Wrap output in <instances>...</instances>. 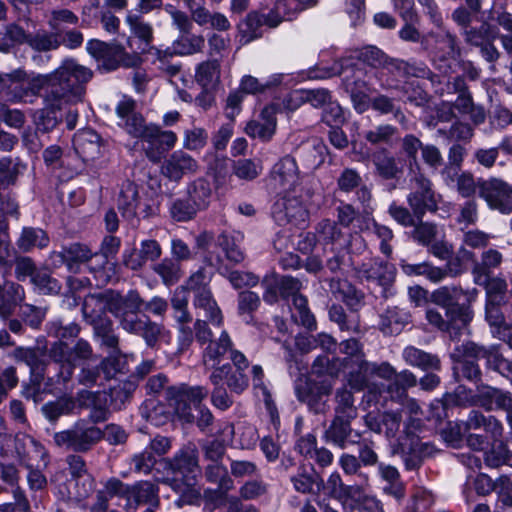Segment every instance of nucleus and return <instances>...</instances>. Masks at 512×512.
Instances as JSON below:
<instances>
[{
	"label": "nucleus",
	"mask_w": 512,
	"mask_h": 512,
	"mask_svg": "<svg viewBox=\"0 0 512 512\" xmlns=\"http://www.w3.org/2000/svg\"><path fill=\"white\" fill-rule=\"evenodd\" d=\"M46 87L44 101L52 110H60L65 105L82 102L86 84L92 79L93 71L74 58H65L52 72L42 74Z\"/></svg>",
	"instance_id": "1"
},
{
	"label": "nucleus",
	"mask_w": 512,
	"mask_h": 512,
	"mask_svg": "<svg viewBox=\"0 0 512 512\" xmlns=\"http://www.w3.org/2000/svg\"><path fill=\"white\" fill-rule=\"evenodd\" d=\"M208 395V390L202 386L180 388L171 387L167 390L170 406L184 421L192 422L195 419L192 408L198 412L197 423L200 428H205L212 423L213 416L210 410L201 405Z\"/></svg>",
	"instance_id": "2"
},
{
	"label": "nucleus",
	"mask_w": 512,
	"mask_h": 512,
	"mask_svg": "<svg viewBox=\"0 0 512 512\" xmlns=\"http://www.w3.org/2000/svg\"><path fill=\"white\" fill-rule=\"evenodd\" d=\"M474 297L473 291H465L458 286H441L431 294L432 302L446 309L449 321L454 323L457 329L466 327L472 320L470 303Z\"/></svg>",
	"instance_id": "3"
},
{
	"label": "nucleus",
	"mask_w": 512,
	"mask_h": 512,
	"mask_svg": "<svg viewBox=\"0 0 512 512\" xmlns=\"http://www.w3.org/2000/svg\"><path fill=\"white\" fill-rule=\"evenodd\" d=\"M42 74H29L23 68L10 73H0V93L12 103L32 102L44 88Z\"/></svg>",
	"instance_id": "4"
},
{
	"label": "nucleus",
	"mask_w": 512,
	"mask_h": 512,
	"mask_svg": "<svg viewBox=\"0 0 512 512\" xmlns=\"http://www.w3.org/2000/svg\"><path fill=\"white\" fill-rule=\"evenodd\" d=\"M49 356L60 366L57 374L58 382L66 383L71 380L77 362L91 359L93 350L91 345L83 339H79L72 348L58 341L51 346Z\"/></svg>",
	"instance_id": "5"
},
{
	"label": "nucleus",
	"mask_w": 512,
	"mask_h": 512,
	"mask_svg": "<svg viewBox=\"0 0 512 512\" xmlns=\"http://www.w3.org/2000/svg\"><path fill=\"white\" fill-rule=\"evenodd\" d=\"M87 52L98 62L99 69L110 72L120 66L133 67L138 64L137 54H129L125 48L115 43L91 39L86 44Z\"/></svg>",
	"instance_id": "6"
},
{
	"label": "nucleus",
	"mask_w": 512,
	"mask_h": 512,
	"mask_svg": "<svg viewBox=\"0 0 512 512\" xmlns=\"http://www.w3.org/2000/svg\"><path fill=\"white\" fill-rule=\"evenodd\" d=\"M269 186L278 193H296L300 185V171L296 160L286 155L271 168Z\"/></svg>",
	"instance_id": "7"
},
{
	"label": "nucleus",
	"mask_w": 512,
	"mask_h": 512,
	"mask_svg": "<svg viewBox=\"0 0 512 512\" xmlns=\"http://www.w3.org/2000/svg\"><path fill=\"white\" fill-rule=\"evenodd\" d=\"M411 183L412 191L407 196V202L415 217L421 220L427 211L437 210L438 202L431 181L423 174L415 175Z\"/></svg>",
	"instance_id": "8"
},
{
	"label": "nucleus",
	"mask_w": 512,
	"mask_h": 512,
	"mask_svg": "<svg viewBox=\"0 0 512 512\" xmlns=\"http://www.w3.org/2000/svg\"><path fill=\"white\" fill-rule=\"evenodd\" d=\"M283 196L276 201L273 207V217L280 225L292 223L302 225L308 217L306 204L299 200L296 193H282Z\"/></svg>",
	"instance_id": "9"
},
{
	"label": "nucleus",
	"mask_w": 512,
	"mask_h": 512,
	"mask_svg": "<svg viewBox=\"0 0 512 512\" xmlns=\"http://www.w3.org/2000/svg\"><path fill=\"white\" fill-rule=\"evenodd\" d=\"M479 195L491 209L501 213L512 212V190L510 186L499 179L482 181L479 184Z\"/></svg>",
	"instance_id": "10"
},
{
	"label": "nucleus",
	"mask_w": 512,
	"mask_h": 512,
	"mask_svg": "<svg viewBox=\"0 0 512 512\" xmlns=\"http://www.w3.org/2000/svg\"><path fill=\"white\" fill-rule=\"evenodd\" d=\"M278 108L271 104L263 108L259 119L249 121L245 126V132L252 138L269 141L276 131V114Z\"/></svg>",
	"instance_id": "11"
},
{
	"label": "nucleus",
	"mask_w": 512,
	"mask_h": 512,
	"mask_svg": "<svg viewBox=\"0 0 512 512\" xmlns=\"http://www.w3.org/2000/svg\"><path fill=\"white\" fill-rule=\"evenodd\" d=\"M197 161L182 150L173 152L164 162L162 173L170 180L179 181L183 176L198 171Z\"/></svg>",
	"instance_id": "12"
},
{
	"label": "nucleus",
	"mask_w": 512,
	"mask_h": 512,
	"mask_svg": "<svg viewBox=\"0 0 512 512\" xmlns=\"http://www.w3.org/2000/svg\"><path fill=\"white\" fill-rule=\"evenodd\" d=\"M147 133L146 154L153 161H157L160 154L169 151L176 145L177 135L173 131L162 130L159 126L150 124Z\"/></svg>",
	"instance_id": "13"
},
{
	"label": "nucleus",
	"mask_w": 512,
	"mask_h": 512,
	"mask_svg": "<svg viewBox=\"0 0 512 512\" xmlns=\"http://www.w3.org/2000/svg\"><path fill=\"white\" fill-rule=\"evenodd\" d=\"M211 384L222 383L236 394H241L249 386V379L246 373L233 369L232 365L226 363L213 370L209 376Z\"/></svg>",
	"instance_id": "14"
},
{
	"label": "nucleus",
	"mask_w": 512,
	"mask_h": 512,
	"mask_svg": "<svg viewBox=\"0 0 512 512\" xmlns=\"http://www.w3.org/2000/svg\"><path fill=\"white\" fill-rule=\"evenodd\" d=\"M351 420V418L335 416L324 433L326 442L332 443L341 449L346 448L348 444L357 443L360 435L353 432L350 424Z\"/></svg>",
	"instance_id": "15"
},
{
	"label": "nucleus",
	"mask_w": 512,
	"mask_h": 512,
	"mask_svg": "<svg viewBox=\"0 0 512 512\" xmlns=\"http://www.w3.org/2000/svg\"><path fill=\"white\" fill-rule=\"evenodd\" d=\"M98 258V253L93 254L86 245L74 243L62 251L51 254L52 263L55 267L66 264L70 271H76L78 264Z\"/></svg>",
	"instance_id": "16"
},
{
	"label": "nucleus",
	"mask_w": 512,
	"mask_h": 512,
	"mask_svg": "<svg viewBox=\"0 0 512 512\" xmlns=\"http://www.w3.org/2000/svg\"><path fill=\"white\" fill-rule=\"evenodd\" d=\"M358 58L362 62L374 68L391 66L395 70L402 72L404 75H419L412 71V67L407 62L398 59L389 60L385 54L375 46H367L361 49Z\"/></svg>",
	"instance_id": "17"
},
{
	"label": "nucleus",
	"mask_w": 512,
	"mask_h": 512,
	"mask_svg": "<svg viewBox=\"0 0 512 512\" xmlns=\"http://www.w3.org/2000/svg\"><path fill=\"white\" fill-rule=\"evenodd\" d=\"M123 329L128 332L139 334L143 337L148 346H154L162 333V327L148 320H142L133 313L127 314L121 319Z\"/></svg>",
	"instance_id": "18"
},
{
	"label": "nucleus",
	"mask_w": 512,
	"mask_h": 512,
	"mask_svg": "<svg viewBox=\"0 0 512 512\" xmlns=\"http://www.w3.org/2000/svg\"><path fill=\"white\" fill-rule=\"evenodd\" d=\"M75 152L83 160L90 162L101 154L100 136L93 130H81L73 138Z\"/></svg>",
	"instance_id": "19"
},
{
	"label": "nucleus",
	"mask_w": 512,
	"mask_h": 512,
	"mask_svg": "<svg viewBox=\"0 0 512 512\" xmlns=\"http://www.w3.org/2000/svg\"><path fill=\"white\" fill-rule=\"evenodd\" d=\"M112 291H106L98 294H90L85 297L82 312L87 321L101 317L105 311L115 313V301Z\"/></svg>",
	"instance_id": "20"
},
{
	"label": "nucleus",
	"mask_w": 512,
	"mask_h": 512,
	"mask_svg": "<svg viewBox=\"0 0 512 512\" xmlns=\"http://www.w3.org/2000/svg\"><path fill=\"white\" fill-rule=\"evenodd\" d=\"M231 350H233V342L228 333L223 330L219 338L215 341H210L203 351V365L206 369L215 370L217 367H220L225 354H231Z\"/></svg>",
	"instance_id": "21"
},
{
	"label": "nucleus",
	"mask_w": 512,
	"mask_h": 512,
	"mask_svg": "<svg viewBox=\"0 0 512 512\" xmlns=\"http://www.w3.org/2000/svg\"><path fill=\"white\" fill-rule=\"evenodd\" d=\"M15 450L20 463L27 469L31 468L33 459L45 460L47 453L45 448L36 439L27 434H18L15 438Z\"/></svg>",
	"instance_id": "22"
},
{
	"label": "nucleus",
	"mask_w": 512,
	"mask_h": 512,
	"mask_svg": "<svg viewBox=\"0 0 512 512\" xmlns=\"http://www.w3.org/2000/svg\"><path fill=\"white\" fill-rule=\"evenodd\" d=\"M466 351L471 355L475 356V358H485L487 361V365L499 372L504 377L511 380L512 378V361L505 358L498 351L492 349L487 350L483 347H479L474 343H469L466 346Z\"/></svg>",
	"instance_id": "23"
},
{
	"label": "nucleus",
	"mask_w": 512,
	"mask_h": 512,
	"mask_svg": "<svg viewBox=\"0 0 512 512\" xmlns=\"http://www.w3.org/2000/svg\"><path fill=\"white\" fill-rule=\"evenodd\" d=\"M362 373H370L386 380H394L396 370L387 362L377 365L375 363L361 361L359 373L350 375L349 384L352 388L362 390L369 387L365 377L361 375Z\"/></svg>",
	"instance_id": "24"
},
{
	"label": "nucleus",
	"mask_w": 512,
	"mask_h": 512,
	"mask_svg": "<svg viewBox=\"0 0 512 512\" xmlns=\"http://www.w3.org/2000/svg\"><path fill=\"white\" fill-rule=\"evenodd\" d=\"M72 431L75 451H87L103 437L102 431L98 427L84 419L77 421L73 425Z\"/></svg>",
	"instance_id": "25"
},
{
	"label": "nucleus",
	"mask_w": 512,
	"mask_h": 512,
	"mask_svg": "<svg viewBox=\"0 0 512 512\" xmlns=\"http://www.w3.org/2000/svg\"><path fill=\"white\" fill-rule=\"evenodd\" d=\"M193 305L198 317H204L213 325L222 323L221 310L213 297L211 290H200L194 295Z\"/></svg>",
	"instance_id": "26"
},
{
	"label": "nucleus",
	"mask_w": 512,
	"mask_h": 512,
	"mask_svg": "<svg viewBox=\"0 0 512 512\" xmlns=\"http://www.w3.org/2000/svg\"><path fill=\"white\" fill-rule=\"evenodd\" d=\"M167 465L174 472H178L185 477H195L199 472L198 455L195 448L187 446L181 449L172 459L166 460Z\"/></svg>",
	"instance_id": "27"
},
{
	"label": "nucleus",
	"mask_w": 512,
	"mask_h": 512,
	"mask_svg": "<svg viewBox=\"0 0 512 512\" xmlns=\"http://www.w3.org/2000/svg\"><path fill=\"white\" fill-rule=\"evenodd\" d=\"M358 273L361 278L376 281L382 286H387L394 280L395 268L391 264L374 260L371 263H363Z\"/></svg>",
	"instance_id": "28"
},
{
	"label": "nucleus",
	"mask_w": 512,
	"mask_h": 512,
	"mask_svg": "<svg viewBox=\"0 0 512 512\" xmlns=\"http://www.w3.org/2000/svg\"><path fill=\"white\" fill-rule=\"evenodd\" d=\"M466 425L469 429H483L493 441H499L502 439L504 427L502 422L495 416H485L479 411H471Z\"/></svg>",
	"instance_id": "29"
},
{
	"label": "nucleus",
	"mask_w": 512,
	"mask_h": 512,
	"mask_svg": "<svg viewBox=\"0 0 512 512\" xmlns=\"http://www.w3.org/2000/svg\"><path fill=\"white\" fill-rule=\"evenodd\" d=\"M221 66L217 59H208L195 67L194 80L202 89H215L220 83Z\"/></svg>",
	"instance_id": "30"
},
{
	"label": "nucleus",
	"mask_w": 512,
	"mask_h": 512,
	"mask_svg": "<svg viewBox=\"0 0 512 512\" xmlns=\"http://www.w3.org/2000/svg\"><path fill=\"white\" fill-rule=\"evenodd\" d=\"M139 203L138 186L130 181L124 182L117 199L118 209L121 211L122 216L127 219H133L137 214Z\"/></svg>",
	"instance_id": "31"
},
{
	"label": "nucleus",
	"mask_w": 512,
	"mask_h": 512,
	"mask_svg": "<svg viewBox=\"0 0 512 512\" xmlns=\"http://www.w3.org/2000/svg\"><path fill=\"white\" fill-rule=\"evenodd\" d=\"M404 361L421 370H440L441 362L438 356L427 353L414 346H407L402 352Z\"/></svg>",
	"instance_id": "32"
},
{
	"label": "nucleus",
	"mask_w": 512,
	"mask_h": 512,
	"mask_svg": "<svg viewBox=\"0 0 512 512\" xmlns=\"http://www.w3.org/2000/svg\"><path fill=\"white\" fill-rule=\"evenodd\" d=\"M372 161L376 173L383 179H395L402 173V168L397 163L395 157L387 150H380L372 155Z\"/></svg>",
	"instance_id": "33"
},
{
	"label": "nucleus",
	"mask_w": 512,
	"mask_h": 512,
	"mask_svg": "<svg viewBox=\"0 0 512 512\" xmlns=\"http://www.w3.org/2000/svg\"><path fill=\"white\" fill-rule=\"evenodd\" d=\"M126 499L129 507L134 504L133 508L143 503L154 504L157 502V489L154 484L148 481L138 482L127 487Z\"/></svg>",
	"instance_id": "34"
},
{
	"label": "nucleus",
	"mask_w": 512,
	"mask_h": 512,
	"mask_svg": "<svg viewBox=\"0 0 512 512\" xmlns=\"http://www.w3.org/2000/svg\"><path fill=\"white\" fill-rule=\"evenodd\" d=\"M187 198L198 210L206 209L212 198L210 183L203 178L196 179L187 188Z\"/></svg>",
	"instance_id": "35"
},
{
	"label": "nucleus",
	"mask_w": 512,
	"mask_h": 512,
	"mask_svg": "<svg viewBox=\"0 0 512 512\" xmlns=\"http://www.w3.org/2000/svg\"><path fill=\"white\" fill-rule=\"evenodd\" d=\"M295 391L297 398L300 401L311 406L315 395L322 397L328 396L331 393L332 384L327 381H323L315 385V387H311L306 379L299 378L296 382Z\"/></svg>",
	"instance_id": "36"
},
{
	"label": "nucleus",
	"mask_w": 512,
	"mask_h": 512,
	"mask_svg": "<svg viewBox=\"0 0 512 512\" xmlns=\"http://www.w3.org/2000/svg\"><path fill=\"white\" fill-rule=\"evenodd\" d=\"M241 239L242 236L239 233L237 235L222 233L217 238L218 246L225 253L226 259L233 264H239L245 258V254L239 245Z\"/></svg>",
	"instance_id": "37"
},
{
	"label": "nucleus",
	"mask_w": 512,
	"mask_h": 512,
	"mask_svg": "<svg viewBox=\"0 0 512 512\" xmlns=\"http://www.w3.org/2000/svg\"><path fill=\"white\" fill-rule=\"evenodd\" d=\"M49 244V237L46 232L40 228H24L17 241L19 249L24 252L31 251L34 248H45Z\"/></svg>",
	"instance_id": "38"
},
{
	"label": "nucleus",
	"mask_w": 512,
	"mask_h": 512,
	"mask_svg": "<svg viewBox=\"0 0 512 512\" xmlns=\"http://www.w3.org/2000/svg\"><path fill=\"white\" fill-rule=\"evenodd\" d=\"M407 323L406 313L396 308L389 309L380 316L379 329L385 335L399 334Z\"/></svg>",
	"instance_id": "39"
},
{
	"label": "nucleus",
	"mask_w": 512,
	"mask_h": 512,
	"mask_svg": "<svg viewBox=\"0 0 512 512\" xmlns=\"http://www.w3.org/2000/svg\"><path fill=\"white\" fill-rule=\"evenodd\" d=\"M60 34L55 31L39 30L29 35L28 45L38 52H48L60 47Z\"/></svg>",
	"instance_id": "40"
},
{
	"label": "nucleus",
	"mask_w": 512,
	"mask_h": 512,
	"mask_svg": "<svg viewBox=\"0 0 512 512\" xmlns=\"http://www.w3.org/2000/svg\"><path fill=\"white\" fill-rule=\"evenodd\" d=\"M505 391L489 385H478L475 395L476 404L484 408L486 411L497 410L500 399H502Z\"/></svg>",
	"instance_id": "41"
},
{
	"label": "nucleus",
	"mask_w": 512,
	"mask_h": 512,
	"mask_svg": "<svg viewBox=\"0 0 512 512\" xmlns=\"http://www.w3.org/2000/svg\"><path fill=\"white\" fill-rule=\"evenodd\" d=\"M74 408L75 402L71 397H60L44 404L41 410L48 421L55 423L61 416L71 414Z\"/></svg>",
	"instance_id": "42"
},
{
	"label": "nucleus",
	"mask_w": 512,
	"mask_h": 512,
	"mask_svg": "<svg viewBox=\"0 0 512 512\" xmlns=\"http://www.w3.org/2000/svg\"><path fill=\"white\" fill-rule=\"evenodd\" d=\"M79 22V17L70 9L58 8L53 9L49 15L47 24L52 31L61 33L68 26H76Z\"/></svg>",
	"instance_id": "43"
},
{
	"label": "nucleus",
	"mask_w": 512,
	"mask_h": 512,
	"mask_svg": "<svg viewBox=\"0 0 512 512\" xmlns=\"http://www.w3.org/2000/svg\"><path fill=\"white\" fill-rule=\"evenodd\" d=\"M453 108L460 114L469 115L474 124H481L485 120V112L482 107L474 105L469 94L462 92L453 103Z\"/></svg>",
	"instance_id": "44"
},
{
	"label": "nucleus",
	"mask_w": 512,
	"mask_h": 512,
	"mask_svg": "<svg viewBox=\"0 0 512 512\" xmlns=\"http://www.w3.org/2000/svg\"><path fill=\"white\" fill-rule=\"evenodd\" d=\"M329 318L335 322L341 330L359 332L360 320L359 316L354 312L346 314L343 307L340 305H333L329 309Z\"/></svg>",
	"instance_id": "45"
},
{
	"label": "nucleus",
	"mask_w": 512,
	"mask_h": 512,
	"mask_svg": "<svg viewBox=\"0 0 512 512\" xmlns=\"http://www.w3.org/2000/svg\"><path fill=\"white\" fill-rule=\"evenodd\" d=\"M417 382L416 375L409 370H403L399 373L396 372L394 380L388 386L387 391L391 398H402L406 395V391L409 388L417 385Z\"/></svg>",
	"instance_id": "46"
},
{
	"label": "nucleus",
	"mask_w": 512,
	"mask_h": 512,
	"mask_svg": "<svg viewBox=\"0 0 512 512\" xmlns=\"http://www.w3.org/2000/svg\"><path fill=\"white\" fill-rule=\"evenodd\" d=\"M205 476L209 482L216 484L223 492L233 488V481L222 463L208 464L205 469Z\"/></svg>",
	"instance_id": "47"
},
{
	"label": "nucleus",
	"mask_w": 512,
	"mask_h": 512,
	"mask_svg": "<svg viewBox=\"0 0 512 512\" xmlns=\"http://www.w3.org/2000/svg\"><path fill=\"white\" fill-rule=\"evenodd\" d=\"M204 47V37L195 34L182 35L173 44L175 52L179 55H193L202 52Z\"/></svg>",
	"instance_id": "48"
},
{
	"label": "nucleus",
	"mask_w": 512,
	"mask_h": 512,
	"mask_svg": "<svg viewBox=\"0 0 512 512\" xmlns=\"http://www.w3.org/2000/svg\"><path fill=\"white\" fill-rule=\"evenodd\" d=\"M399 414L407 418L405 422V432L407 435L412 434L420 427V418L422 414L421 408L417 401L413 398H406L402 404V408L397 411Z\"/></svg>",
	"instance_id": "49"
},
{
	"label": "nucleus",
	"mask_w": 512,
	"mask_h": 512,
	"mask_svg": "<svg viewBox=\"0 0 512 512\" xmlns=\"http://www.w3.org/2000/svg\"><path fill=\"white\" fill-rule=\"evenodd\" d=\"M292 305L294 308L292 317L295 321H299L303 326L310 330L315 329L316 320L308 308L307 299L303 295L297 294L292 297Z\"/></svg>",
	"instance_id": "50"
},
{
	"label": "nucleus",
	"mask_w": 512,
	"mask_h": 512,
	"mask_svg": "<svg viewBox=\"0 0 512 512\" xmlns=\"http://www.w3.org/2000/svg\"><path fill=\"white\" fill-rule=\"evenodd\" d=\"M125 22L129 26L130 31L134 36L146 44H149L152 41V26L145 22L141 16L134 14L132 11H129L126 15Z\"/></svg>",
	"instance_id": "51"
},
{
	"label": "nucleus",
	"mask_w": 512,
	"mask_h": 512,
	"mask_svg": "<svg viewBox=\"0 0 512 512\" xmlns=\"http://www.w3.org/2000/svg\"><path fill=\"white\" fill-rule=\"evenodd\" d=\"M260 306L259 296L252 291H243L238 295V314L246 323H250L253 319V313Z\"/></svg>",
	"instance_id": "52"
},
{
	"label": "nucleus",
	"mask_w": 512,
	"mask_h": 512,
	"mask_svg": "<svg viewBox=\"0 0 512 512\" xmlns=\"http://www.w3.org/2000/svg\"><path fill=\"white\" fill-rule=\"evenodd\" d=\"M335 398L337 403L335 407V416L354 419L356 417L357 410L354 406L351 391L346 388L338 389Z\"/></svg>",
	"instance_id": "53"
},
{
	"label": "nucleus",
	"mask_w": 512,
	"mask_h": 512,
	"mask_svg": "<svg viewBox=\"0 0 512 512\" xmlns=\"http://www.w3.org/2000/svg\"><path fill=\"white\" fill-rule=\"evenodd\" d=\"M114 297L117 299L115 303V314H119L121 310H123L122 319L130 313L137 315L136 313L140 311L144 305L142 299L140 298L137 292L131 291L127 294V296L123 299L118 294H114Z\"/></svg>",
	"instance_id": "54"
},
{
	"label": "nucleus",
	"mask_w": 512,
	"mask_h": 512,
	"mask_svg": "<svg viewBox=\"0 0 512 512\" xmlns=\"http://www.w3.org/2000/svg\"><path fill=\"white\" fill-rule=\"evenodd\" d=\"M396 134V127L381 124L365 132L364 138L372 145L389 144Z\"/></svg>",
	"instance_id": "55"
},
{
	"label": "nucleus",
	"mask_w": 512,
	"mask_h": 512,
	"mask_svg": "<svg viewBox=\"0 0 512 512\" xmlns=\"http://www.w3.org/2000/svg\"><path fill=\"white\" fill-rule=\"evenodd\" d=\"M413 227L414 229L411 232V237L420 245L428 246L432 244L433 240L437 236V227L433 223L419 220V223H415Z\"/></svg>",
	"instance_id": "56"
},
{
	"label": "nucleus",
	"mask_w": 512,
	"mask_h": 512,
	"mask_svg": "<svg viewBox=\"0 0 512 512\" xmlns=\"http://www.w3.org/2000/svg\"><path fill=\"white\" fill-rule=\"evenodd\" d=\"M371 107L381 114L393 113L394 118L400 123H404L406 120L405 115L402 113L400 108L395 106L394 100L386 95H377L371 100Z\"/></svg>",
	"instance_id": "57"
},
{
	"label": "nucleus",
	"mask_w": 512,
	"mask_h": 512,
	"mask_svg": "<svg viewBox=\"0 0 512 512\" xmlns=\"http://www.w3.org/2000/svg\"><path fill=\"white\" fill-rule=\"evenodd\" d=\"M153 269L167 285L177 282L181 277L179 265L168 258L163 259Z\"/></svg>",
	"instance_id": "58"
},
{
	"label": "nucleus",
	"mask_w": 512,
	"mask_h": 512,
	"mask_svg": "<svg viewBox=\"0 0 512 512\" xmlns=\"http://www.w3.org/2000/svg\"><path fill=\"white\" fill-rule=\"evenodd\" d=\"M197 246L205 251L206 261L212 266H218L222 260L218 255H214V248L218 246L217 240H214V236L210 232H202L196 238Z\"/></svg>",
	"instance_id": "59"
},
{
	"label": "nucleus",
	"mask_w": 512,
	"mask_h": 512,
	"mask_svg": "<svg viewBox=\"0 0 512 512\" xmlns=\"http://www.w3.org/2000/svg\"><path fill=\"white\" fill-rule=\"evenodd\" d=\"M142 415L155 426L165 424L170 419V412L160 403L149 402L142 410Z\"/></svg>",
	"instance_id": "60"
},
{
	"label": "nucleus",
	"mask_w": 512,
	"mask_h": 512,
	"mask_svg": "<svg viewBox=\"0 0 512 512\" xmlns=\"http://www.w3.org/2000/svg\"><path fill=\"white\" fill-rule=\"evenodd\" d=\"M433 504V494L424 488H417L411 497L408 510L410 512H427Z\"/></svg>",
	"instance_id": "61"
},
{
	"label": "nucleus",
	"mask_w": 512,
	"mask_h": 512,
	"mask_svg": "<svg viewBox=\"0 0 512 512\" xmlns=\"http://www.w3.org/2000/svg\"><path fill=\"white\" fill-rule=\"evenodd\" d=\"M208 139V134L204 128L193 127L184 132L183 147L190 151L202 149Z\"/></svg>",
	"instance_id": "62"
},
{
	"label": "nucleus",
	"mask_w": 512,
	"mask_h": 512,
	"mask_svg": "<svg viewBox=\"0 0 512 512\" xmlns=\"http://www.w3.org/2000/svg\"><path fill=\"white\" fill-rule=\"evenodd\" d=\"M262 171V166L251 159H240L233 165V173L240 179L253 180Z\"/></svg>",
	"instance_id": "63"
},
{
	"label": "nucleus",
	"mask_w": 512,
	"mask_h": 512,
	"mask_svg": "<svg viewBox=\"0 0 512 512\" xmlns=\"http://www.w3.org/2000/svg\"><path fill=\"white\" fill-rule=\"evenodd\" d=\"M31 282L43 294H56L61 288L59 282L46 271H37L33 274Z\"/></svg>",
	"instance_id": "64"
}]
</instances>
